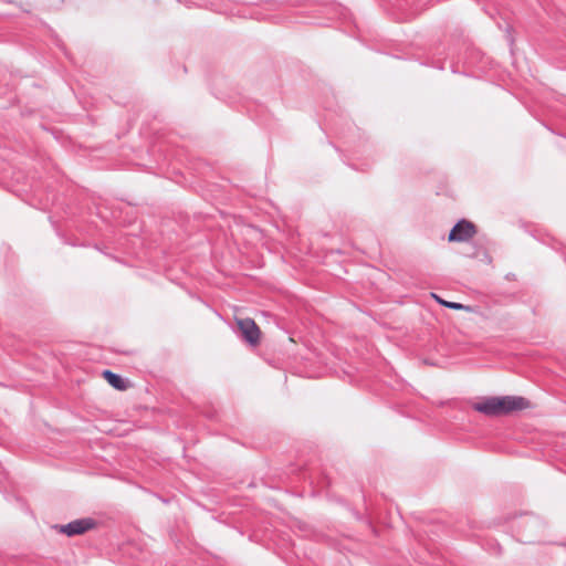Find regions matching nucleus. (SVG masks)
<instances>
[{
	"instance_id": "1",
	"label": "nucleus",
	"mask_w": 566,
	"mask_h": 566,
	"mask_svg": "<svg viewBox=\"0 0 566 566\" xmlns=\"http://www.w3.org/2000/svg\"><path fill=\"white\" fill-rule=\"evenodd\" d=\"M94 526V520L86 517L74 520L65 525H55L54 528L57 530L60 533L71 537L84 534L85 532L92 530Z\"/></svg>"
},
{
	"instance_id": "4",
	"label": "nucleus",
	"mask_w": 566,
	"mask_h": 566,
	"mask_svg": "<svg viewBox=\"0 0 566 566\" xmlns=\"http://www.w3.org/2000/svg\"><path fill=\"white\" fill-rule=\"evenodd\" d=\"M238 327L242 334V337L251 345H256L260 339V329L258 325L251 318H244L238 321Z\"/></svg>"
},
{
	"instance_id": "2",
	"label": "nucleus",
	"mask_w": 566,
	"mask_h": 566,
	"mask_svg": "<svg viewBox=\"0 0 566 566\" xmlns=\"http://www.w3.org/2000/svg\"><path fill=\"white\" fill-rule=\"evenodd\" d=\"M476 230L472 222L467 220L459 221L449 233V241H468L475 234Z\"/></svg>"
},
{
	"instance_id": "7",
	"label": "nucleus",
	"mask_w": 566,
	"mask_h": 566,
	"mask_svg": "<svg viewBox=\"0 0 566 566\" xmlns=\"http://www.w3.org/2000/svg\"><path fill=\"white\" fill-rule=\"evenodd\" d=\"M433 297L437 300V302L448 308H452V310H464V311H471L470 306H467V305H463L461 303H455V302H448V301H444L442 298H440L438 295L436 294H432Z\"/></svg>"
},
{
	"instance_id": "5",
	"label": "nucleus",
	"mask_w": 566,
	"mask_h": 566,
	"mask_svg": "<svg viewBox=\"0 0 566 566\" xmlns=\"http://www.w3.org/2000/svg\"><path fill=\"white\" fill-rule=\"evenodd\" d=\"M474 409L481 413L486 416H500L501 412V401L499 397L488 398L482 402H478L474 406Z\"/></svg>"
},
{
	"instance_id": "6",
	"label": "nucleus",
	"mask_w": 566,
	"mask_h": 566,
	"mask_svg": "<svg viewBox=\"0 0 566 566\" xmlns=\"http://www.w3.org/2000/svg\"><path fill=\"white\" fill-rule=\"evenodd\" d=\"M103 377L107 380V382L117 390H126L130 384L127 379L123 378L122 376L111 371V370H104Z\"/></svg>"
},
{
	"instance_id": "3",
	"label": "nucleus",
	"mask_w": 566,
	"mask_h": 566,
	"mask_svg": "<svg viewBox=\"0 0 566 566\" xmlns=\"http://www.w3.org/2000/svg\"><path fill=\"white\" fill-rule=\"evenodd\" d=\"M501 401L502 415H507L513 411L524 410L530 408L531 403L527 399L520 396H504L499 397Z\"/></svg>"
}]
</instances>
